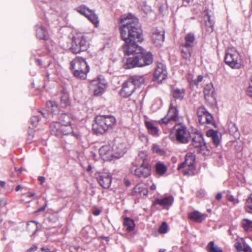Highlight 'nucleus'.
Segmentation results:
<instances>
[{"label": "nucleus", "mask_w": 252, "mask_h": 252, "mask_svg": "<svg viewBox=\"0 0 252 252\" xmlns=\"http://www.w3.org/2000/svg\"><path fill=\"white\" fill-rule=\"evenodd\" d=\"M153 152L155 153L158 154L160 155H163L164 154V151L160 147L159 145L157 144H154L152 146Z\"/></svg>", "instance_id": "nucleus-42"}, {"label": "nucleus", "mask_w": 252, "mask_h": 252, "mask_svg": "<svg viewBox=\"0 0 252 252\" xmlns=\"http://www.w3.org/2000/svg\"><path fill=\"white\" fill-rule=\"evenodd\" d=\"M135 89V87L128 79L123 83L120 94L123 97H128L131 95Z\"/></svg>", "instance_id": "nucleus-16"}, {"label": "nucleus", "mask_w": 252, "mask_h": 252, "mask_svg": "<svg viewBox=\"0 0 252 252\" xmlns=\"http://www.w3.org/2000/svg\"><path fill=\"white\" fill-rule=\"evenodd\" d=\"M206 215L195 211L189 214V218L196 222H201L206 218Z\"/></svg>", "instance_id": "nucleus-24"}, {"label": "nucleus", "mask_w": 252, "mask_h": 252, "mask_svg": "<svg viewBox=\"0 0 252 252\" xmlns=\"http://www.w3.org/2000/svg\"><path fill=\"white\" fill-rule=\"evenodd\" d=\"M217 134V132L212 129L209 130L206 132V135L208 137L212 138L215 135Z\"/></svg>", "instance_id": "nucleus-48"}, {"label": "nucleus", "mask_w": 252, "mask_h": 252, "mask_svg": "<svg viewBox=\"0 0 252 252\" xmlns=\"http://www.w3.org/2000/svg\"><path fill=\"white\" fill-rule=\"evenodd\" d=\"M212 140L213 142L214 145L216 146H218V145H219V144L220 143L219 138L218 134H217L216 135H215L214 136H213L212 138Z\"/></svg>", "instance_id": "nucleus-49"}, {"label": "nucleus", "mask_w": 252, "mask_h": 252, "mask_svg": "<svg viewBox=\"0 0 252 252\" xmlns=\"http://www.w3.org/2000/svg\"><path fill=\"white\" fill-rule=\"evenodd\" d=\"M38 180L40 182V184H42L44 182L45 178L43 176H39Z\"/></svg>", "instance_id": "nucleus-57"}, {"label": "nucleus", "mask_w": 252, "mask_h": 252, "mask_svg": "<svg viewBox=\"0 0 252 252\" xmlns=\"http://www.w3.org/2000/svg\"><path fill=\"white\" fill-rule=\"evenodd\" d=\"M214 91V89L211 84L206 85L204 90V98L206 100L210 101L213 98Z\"/></svg>", "instance_id": "nucleus-26"}, {"label": "nucleus", "mask_w": 252, "mask_h": 252, "mask_svg": "<svg viewBox=\"0 0 252 252\" xmlns=\"http://www.w3.org/2000/svg\"><path fill=\"white\" fill-rule=\"evenodd\" d=\"M46 106L48 111L55 114L58 111V107L55 101L49 100L46 102Z\"/></svg>", "instance_id": "nucleus-34"}, {"label": "nucleus", "mask_w": 252, "mask_h": 252, "mask_svg": "<svg viewBox=\"0 0 252 252\" xmlns=\"http://www.w3.org/2000/svg\"><path fill=\"white\" fill-rule=\"evenodd\" d=\"M134 175L140 178H146L151 175V168L149 164H138L135 166Z\"/></svg>", "instance_id": "nucleus-14"}, {"label": "nucleus", "mask_w": 252, "mask_h": 252, "mask_svg": "<svg viewBox=\"0 0 252 252\" xmlns=\"http://www.w3.org/2000/svg\"><path fill=\"white\" fill-rule=\"evenodd\" d=\"M37 249V246H36L35 245H33L30 249L27 250L26 252H35V251H36Z\"/></svg>", "instance_id": "nucleus-53"}, {"label": "nucleus", "mask_w": 252, "mask_h": 252, "mask_svg": "<svg viewBox=\"0 0 252 252\" xmlns=\"http://www.w3.org/2000/svg\"><path fill=\"white\" fill-rule=\"evenodd\" d=\"M208 252H222L221 249L217 245L214 244L213 241H211L207 246Z\"/></svg>", "instance_id": "nucleus-37"}, {"label": "nucleus", "mask_w": 252, "mask_h": 252, "mask_svg": "<svg viewBox=\"0 0 252 252\" xmlns=\"http://www.w3.org/2000/svg\"><path fill=\"white\" fill-rule=\"evenodd\" d=\"M194 39L195 37L194 34L192 33H189L185 36V42L183 44H188L193 47Z\"/></svg>", "instance_id": "nucleus-39"}, {"label": "nucleus", "mask_w": 252, "mask_h": 252, "mask_svg": "<svg viewBox=\"0 0 252 252\" xmlns=\"http://www.w3.org/2000/svg\"><path fill=\"white\" fill-rule=\"evenodd\" d=\"M71 68L74 75L81 79H85L89 71V66L84 59L76 57L71 62Z\"/></svg>", "instance_id": "nucleus-4"}, {"label": "nucleus", "mask_w": 252, "mask_h": 252, "mask_svg": "<svg viewBox=\"0 0 252 252\" xmlns=\"http://www.w3.org/2000/svg\"><path fill=\"white\" fill-rule=\"evenodd\" d=\"M179 111L177 107L171 103L170 108L167 115L160 120L158 121L160 125H167L171 121L176 122L178 120Z\"/></svg>", "instance_id": "nucleus-11"}, {"label": "nucleus", "mask_w": 252, "mask_h": 252, "mask_svg": "<svg viewBox=\"0 0 252 252\" xmlns=\"http://www.w3.org/2000/svg\"><path fill=\"white\" fill-rule=\"evenodd\" d=\"M47 206V203L46 202V203L44 204V205L43 207L37 209L35 212L38 213L40 212L44 211Z\"/></svg>", "instance_id": "nucleus-54"}, {"label": "nucleus", "mask_w": 252, "mask_h": 252, "mask_svg": "<svg viewBox=\"0 0 252 252\" xmlns=\"http://www.w3.org/2000/svg\"><path fill=\"white\" fill-rule=\"evenodd\" d=\"M152 39L157 46H161L164 39V32L156 29L153 32Z\"/></svg>", "instance_id": "nucleus-19"}, {"label": "nucleus", "mask_w": 252, "mask_h": 252, "mask_svg": "<svg viewBox=\"0 0 252 252\" xmlns=\"http://www.w3.org/2000/svg\"><path fill=\"white\" fill-rule=\"evenodd\" d=\"M6 204V200L4 198H0V208Z\"/></svg>", "instance_id": "nucleus-55"}, {"label": "nucleus", "mask_w": 252, "mask_h": 252, "mask_svg": "<svg viewBox=\"0 0 252 252\" xmlns=\"http://www.w3.org/2000/svg\"><path fill=\"white\" fill-rule=\"evenodd\" d=\"M34 195V193H30L27 195V197L29 198H31Z\"/></svg>", "instance_id": "nucleus-61"}, {"label": "nucleus", "mask_w": 252, "mask_h": 252, "mask_svg": "<svg viewBox=\"0 0 252 252\" xmlns=\"http://www.w3.org/2000/svg\"><path fill=\"white\" fill-rule=\"evenodd\" d=\"M197 115L199 123L201 125H214V122L212 115L206 110L204 107L200 106L197 109Z\"/></svg>", "instance_id": "nucleus-9"}, {"label": "nucleus", "mask_w": 252, "mask_h": 252, "mask_svg": "<svg viewBox=\"0 0 252 252\" xmlns=\"http://www.w3.org/2000/svg\"><path fill=\"white\" fill-rule=\"evenodd\" d=\"M36 36L40 39L47 40L48 38L47 31L42 26H37Z\"/></svg>", "instance_id": "nucleus-30"}, {"label": "nucleus", "mask_w": 252, "mask_h": 252, "mask_svg": "<svg viewBox=\"0 0 252 252\" xmlns=\"http://www.w3.org/2000/svg\"><path fill=\"white\" fill-rule=\"evenodd\" d=\"M41 250V252H50V251L49 249H44L42 248Z\"/></svg>", "instance_id": "nucleus-59"}, {"label": "nucleus", "mask_w": 252, "mask_h": 252, "mask_svg": "<svg viewBox=\"0 0 252 252\" xmlns=\"http://www.w3.org/2000/svg\"><path fill=\"white\" fill-rule=\"evenodd\" d=\"M50 128V132L52 135H55L58 137L61 136V126L59 123L58 122H53L52 124H51Z\"/></svg>", "instance_id": "nucleus-25"}, {"label": "nucleus", "mask_w": 252, "mask_h": 252, "mask_svg": "<svg viewBox=\"0 0 252 252\" xmlns=\"http://www.w3.org/2000/svg\"><path fill=\"white\" fill-rule=\"evenodd\" d=\"M100 156L105 160H111L114 158L112 146L109 145L102 146L99 150Z\"/></svg>", "instance_id": "nucleus-18"}, {"label": "nucleus", "mask_w": 252, "mask_h": 252, "mask_svg": "<svg viewBox=\"0 0 252 252\" xmlns=\"http://www.w3.org/2000/svg\"><path fill=\"white\" fill-rule=\"evenodd\" d=\"M116 123L114 117L111 115H99L95 118L93 129L96 133L102 134L113 128Z\"/></svg>", "instance_id": "nucleus-2"}, {"label": "nucleus", "mask_w": 252, "mask_h": 252, "mask_svg": "<svg viewBox=\"0 0 252 252\" xmlns=\"http://www.w3.org/2000/svg\"><path fill=\"white\" fill-rule=\"evenodd\" d=\"M71 117L67 114H61L59 118V122L61 126H70Z\"/></svg>", "instance_id": "nucleus-28"}, {"label": "nucleus", "mask_w": 252, "mask_h": 252, "mask_svg": "<svg viewBox=\"0 0 252 252\" xmlns=\"http://www.w3.org/2000/svg\"><path fill=\"white\" fill-rule=\"evenodd\" d=\"M124 224L126 231L130 232L132 231L135 227L134 221L128 218H126L124 221Z\"/></svg>", "instance_id": "nucleus-33"}, {"label": "nucleus", "mask_w": 252, "mask_h": 252, "mask_svg": "<svg viewBox=\"0 0 252 252\" xmlns=\"http://www.w3.org/2000/svg\"><path fill=\"white\" fill-rule=\"evenodd\" d=\"M61 130L62 134L68 135L70 134L73 136H76V135L73 132L72 128L70 126H61Z\"/></svg>", "instance_id": "nucleus-41"}, {"label": "nucleus", "mask_w": 252, "mask_h": 252, "mask_svg": "<svg viewBox=\"0 0 252 252\" xmlns=\"http://www.w3.org/2000/svg\"><path fill=\"white\" fill-rule=\"evenodd\" d=\"M76 10L80 14L84 15L95 27L99 25V20L97 16L94 12L82 5L76 8Z\"/></svg>", "instance_id": "nucleus-10"}, {"label": "nucleus", "mask_w": 252, "mask_h": 252, "mask_svg": "<svg viewBox=\"0 0 252 252\" xmlns=\"http://www.w3.org/2000/svg\"><path fill=\"white\" fill-rule=\"evenodd\" d=\"M174 202V198L172 196H166L162 198H157L154 202V204H158L164 208H168L171 206Z\"/></svg>", "instance_id": "nucleus-20"}, {"label": "nucleus", "mask_w": 252, "mask_h": 252, "mask_svg": "<svg viewBox=\"0 0 252 252\" xmlns=\"http://www.w3.org/2000/svg\"><path fill=\"white\" fill-rule=\"evenodd\" d=\"M175 130L176 139L179 143L187 144L189 142L190 133L184 125L175 126Z\"/></svg>", "instance_id": "nucleus-8"}, {"label": "nucleus", "mask_w": 252, "mask_h": 252, "mask_svg": "<svg viewBox=\"0 0 252 252\" xmlns=\"http://www.w3.org/2000/svg\"><path fill=\"white\" fill-rule=\"evenodd\" d=\"M222 197V194L221 193H218L216 196V198L217 200H220Z\"/></svg>", "instance_id": "nucleus-58"}, {"label": "nucleus", "mask_w": 252, "mask_h": 252, "mask_svg": "<svg viewBox=\"0 0 252 252\" xmlns=\"http://www.w3.org/2000/svg\"><path fill=\"white\" fill-rule=\"evenodd\" d=\"M167 72L165 66L161 63H157L154 74V81L161 83L167 77Z\"/></svg>", "instance_id": "nucleus-13"}, {"label": "nucleus", "mask_w": 252, "mask_h": 252, "mask_svg": "<svg viewBox=\"0 0 252 252\" xmlns=\"http://www.w3.org/2000/svg\"><path fill=\"white\" fill-rule=\"evenodd\" d=\"M100 214L99 211H96L94 212V214L95 216H97Z\"/></svg>", "instance_id": "nucleus-64"}, {"label": "nucleus", "mask_w": 252, "mask_h": 252, "mask_svg": "<svg viewBox=\"0 0 252 252\" xmlns=\"http://www.w3.org/2000/svg\"><path fill=\"white\" fill-rule=\"evenodd\" d=\"M185 91L182 88H174L172 90V95L174 98L181 100L184 97Z\"/></svg>", "instance_id": "nucleus-29"}, {"label": "nucleus", "mask_w": 252, "mask_h": 252, "mask_svg": "<svg viewBox=\"0 0 252 252\" xmlns=\"http://www.w3.org/2000/svg\"><path fill=\"white\" fill-rule=\"evenodd\" d=\"M228 200H229L230 201H231L232 202H233L234 203H238L239 202V200L234 198L233 196L232 195H230V196H229L228 197Z\"/></svg>", "instance_id": "nucleus-51"}, {"label": "nucleus", "mask_w": 252, "mask_h": 252, "mask_svg": "<svg viewBox=\"0 0 252 252\" xmlns=\"http://www.w3.org/2000/svg\"><path fill=\"white\" fill-rule=\"evenodd\" d=\"M150 188L152 190H155L156 188V186L155 185L153 184L152 186H151Z\"/></svg>", "instance_id": "nucleus-63"}, {"label": "nucleus", "mask_w": 252, "mask_h": 252, "mask_svg": "<svg viewBox=\"0 0 252 252\" xmlns=\"http://www.w3.org/2000/svg\"><path fill=\"white\" fill-rule=\"evenodd\" d=\"M203 77L201 75H199L196 79H195L192 82L196 87L199 85V83L201 82L203 80Z\"/></svg>", "instance_id": "nucleus-46"}, {"label": "nucleus", "mask_w": 252, "mask_h": 252, "mask_svg": "<svg viewBox=\"0 0 252 252\" xmlns=\"http://www.w3.org/2000/svg\"><path fill=\"white\" fill-rule=\"evenodd\" d=\"M69 95L67 93H63L61 96V105L62 107H66L69 105Z\"/></svg>", "instance_id": "nucleus-36"}, {"label": "nucleus", "mask_w": 252, "mask_h": 252, "mask_svg": "<svg viewBox=\"0 0 252 252\" xmlns=\"http://www.w3.org/2000/svg\"><path fill=\"white\" fill-rule=\"evenodd\" d=\"M156 173L159 175H163L167 171L166 166L161 162H158L155 166Z\"/></svg>", "instance_id": "nucleus-35"}, {"label": "nucleus", "mask_w": 252, "mask_h": 252, "mask_svg": "<svg viewBox=\"0 0 252 252\" xmlns=\"http://www.w3.org/2000/svg\"><path fill=\"white\" fill-rule=\"evenodd\" d=\"M148 154L146 152L141 151L139 152L136 158L135 161L132 163L133 166H137L138 164H149L147 162Z\"/></svg>", "instance_id": "nucleus-22"}, {"label": "nucleus", "mask_w": 252, "mask_h": 252, "mask_svg": "<svg viewBox=\"0 0 252 252\" xmlns=\"http://www.w3.org/2000/svg\"><path fill=\"white\" fill-rule=\"evenodd\" d=\"M90 38L87 34L77 33L73 37L70 51L74 54H78L87 50L90 45Z\"/></svg>", "instance_id": "nucleus-3"}, {"label": "nucleus", "mask_w": 252, "mask_h": 252, "mask_svg": "<svg viewBox=\"0 0 252 252\" xmlns=\"http://www.w3.org/2000/svg\"><path fill=\"white\" fill-rule=\"evenodd\" d=\"M114 158H119L126 153V144L122 141L120 138L114 140L112 146Z\"/></svg>", "instance_id": "nucleus-12"}, {"label": "nucleus", "mask_w": 252, "mask_h": 252, "mask_svg": "<svg viewBox=\"0 0 252 252\" xmlns=\"http://www.w3.org/2000/svg\"><path fill=\"white\" fill-rule=\"evenodd\" d=\"M204 20L205 22L206 31L208 32H212L214 24V18L209 14L208 10L204 11Z\"/></svg>", "instance_id": "nucleus-21"}, {"label": "nucleus", "mask_w": 252, "mask_h": 252, "mask_svg": "<svg viewBox=\"0 0 252 252\" xmlns=\"http://www.w3.org/2000/svg\"><path fill=\"white\" fill-rule=\"evenodd\" d=\"M39 118L37 116H33L31 119V123L33 126H36L39 122Z\"/></svg>", "instance_id": "nucleus-45"}, {"label": "nucleus", "mask_w": 252, "mask_h": 252, "mask_svg": "<svg viewBox=\"0 0 252 252\" xmlns=\"http://www.w3.org/2000/svg\"><path fill=\"white\" fill-rule=\"evenodd\" d=\"M191 145L195 148L197 152L202 155L206 156L210 154V151L204 142L203 135L201 133H196L192 136Z\"/></svg>", "instance_id": "nucleus-6"}, {"label": "nucleus", "mask_w": 252, "mask_h": 252, "mask_svg": "<svg viewBox=\"0 0 252 252\" xmlns=\"http://www.w3.org/2000/svg\"><path fill=\"white\" fill-rule=\"evenodd\" d=\"M120 21L122 24L121 36L125 41L122 48L125 55L127 56L125 68L130 69L151 64L153 62L152 53L146 51L138 44L143 40L138 19L133 18V16L129 14L123 15Z\"/></svg>", "instance_id": "nucleus-1"}, {"label": "nucleus", "mask_w": 252, "mask_h": 252, "mask_svg": "<svg viewBox=\"0 0 252 252\" xmlns=\"http://www.w3.org/2000/svg\"><path fill=\"white\" fill-rule=\"evenodd\" d=\"M21 189V187L20 185H18L17 186V187H16V189H15V190L16 191H18L20 189Z\"/></svg>", "instance_id": "nucleus-62"}, {"label": "nucleus", "mask_w": 252, "mask_h": 252, "mask_svg": "<svg viewBox=\"0 0 252 252\" xmlns=\"http://www.w3.org/2000/svg\"><path fill=\"white\" fill-rule=\"evenodd\" d=\"M90 88L93 91L95 95H100L104 91L105 84L100 82L99 79L94 80L91 81Z\"/></svg>", "instance_id": "nucleus-17"}, {"label": "nucleus", "mask_w": 252, "mask_h": 252, "mask_svg": "<svg viewBox=\"0 0 252 252\" xmlns=\"http://www.w3.org/2000/svg\"><path fill=\"white\" fill-rule=\"evenodd\" d=\"M96 179L100 186L104 189H108L111 185L112 177L107 172H99Z\"/></svg>", "instance_id": "nucleus-15"}, {"label": "nucleus", "mask_w": 252, "mask_h": 252, "mask_svg": "<svg viewBox=\"0 0 252 252\" xmlns=\"http://www.w3.org/2000/svg\"><path fill=\"white\" fill-rule=\"evenodd\" d=\"M247 94L251 96L252 97V87L250 86V88H248L247 90Z\"/></svg>", "instance_id": "nucleus-56"}, {"label": "nucleus", "mask_w": 252, "mask_h": 252, "mask_svg": "<svg viewBox=\"0 0 252 252\" xmlns=\"http://www.w3.org/2000/svg\"><path fill=\"white\" fill-rule=\"evenodd\" d=\"M168 226L165 222H163L159 228L158 231L160 233L164 234L167 232Z\"/></svg>", "instance_id": "nucleus-43"}, {"label": "nucleus", "mask_w": 252, "mask_h": 252, "mask_svg": "<svg viewBox=\"0 0 252 252\" xmlns=\"http://www.w3.org/2000/svg\"><path fill=\"white\" fill-rule=\"evenodd\" d=\"M245 204L246 212L252 214V194L247 199Z\"/></svg>", "instance_id": "nucleus-40"}, {"label": "nucleus", "mask_w": 252, "mask_h": 252, "mask_svg": "<svg viewBox=\"0 0 252 252\" xmlns=\"http://www.w3.org/2000/svg\"><path fill=\"white\" fill-rule=\"evenodd\" d=\"M92 230V228L89 227L87 226L86 227H84L83 229H82L81 231V233L82 234H85V233H87L88 231Z\"/></svg>", "instance_id": "nucleus-52"}, {"label": "nucleus", "mask_w": 252, "mask_h": 252, "mask_svg": "<svg viewBox=\"0 0 252 252\" xmlns=\"http://www.w3.org/2000/svg\"><path fill=\"white\" fill-rule=\"evenodd\" d=\"M148 192V190L143 186L140 185L136 186L133 189V193L139 194L140 196L146 195Z\"/></svg>", "instance_id": "nucleus-32"}, {"label": "nucleus", "mask_w": 252, "mask_h": 252, "mask_svg": "<svg viewBox=\"0 0 252 252\" xmlns=\"http://www.w3.org/2000/svg\"><path fill=\"white\" fill-rule=\"evenodd\" d=\"M145 125L149 132L153 135H158V129L151 122H146Z\"/></svg>", "instance_id": "nucleus-31"}, {"label": "nucleus", "mask_w": 252, "mask_h": 252, "mask_svg": "<svg viewBox=\"0 0 252 252\" xmlns=\"http://www.w3.org/2000/svg\"><path fill=\"white\" fill-rule=\"evenodd\" d=\"M195 156L193 153H187L185 157V161L178 166V169H184V174H192L195 169Z\"/></svg>", "instance_id": "nucleus-7"}, {"label": "nucleus", "mask_w": 252, "mask_h": 252, "mask_svg": "<svg viewBox=\"0 0 252 252\" xmlns=\"http://www.w3.org/2000/svg\"><path fill=\"white\" fill-rule=\"evenodd\" d=\"M243 250L242 251L244 252H252V250L251 248L245 243L243 244Z\"/></svg>", "instance_id": "nucleus-47"}, {"label": "nucleus", "mask_w": 252, "mask_h": 252, "mask_svg": "<svg viewBox=\"0 0 252 252\" xmlns=\"http://www.w3.org/2000/svg\"><path fill=\"white\" fill-rule=\"evenodd\" d=\"M235 248L236 249V250L238 252L242 251L243 247V244H242L241 243H240V242L236 243L235 244Z\"/></svg>", "instance_id": "nucleus-50"}, {"label": "nucleus", "mask_w": 252, "mask_h": 252, "mask_svg": "<svg viewBox=\"0 0 252 252\" xmlns=\"http://www.w3.org/2000/svg\"><path fill=\"white\" fill-rule=\"evenodd\" d=\"M242 225L246 231L252 230V220L245 219L242 221Z\"/></svg>", "instance_id": "nucleus-38"}, {"label": "nucleus", "mask_w": 252, "mask_h": 252, "mask_svg": "<svg viewBox=\"0 0 252 252\" xmlns=\"http://www.w3.org/2000/svg\"><path fill=\"white\" fill-rule=\"evenodd\" d=\"M228 127L230 132L235 133L237 131L238 128L236 126V125L233 123H230L228 125Z\"/></svg>", "instance_id": "nucleus-44"}, {"label": "nucleus", "mask_w": 252, "mask_h": 252, "mask_svg": "<svg viewBox=\"0 0 252 252\" xmlns=\"http://www.w3.org/2000/svg\"><path fill=\"white\" fill-rule=\"evenodd\" d=\"M5 185V183L3 181H0V188L4 187Z\"/></svg>", "instance_id": "nucleus-60"}, {"label": "nucleus", "mask_w": 252, "mask_h": 252, "mask_svg": "<svg viewBox=\"0 0 252 252\" xmlns=\"http://www.w3.org/2000/svg\"><path fill=\"white\" fill-rule=\"evenodd\" d=\"M128 79L133 84L134 86L135 87V89L140 87L145 81L144 76L139 75H135L131 76Z\"/></svg>", "instance_id": "nucleus-23"}, {"label": "nucleus", "mask_w": 252, "mask_h": 252, "mask_svg": "<svg viewBox=\"0 0 252 252\" xmlns=\"http://www.w3.org/2000/svg\"><path fill=\"white\" fill-rule=\"evenodd\" d=\"M192 46L188 44H182L181 50L182 56L185 59H188L190 57Z\"/></svg>", "instance_id": "nucleus-27"}, {"label": "nucleus", "mask_w": 252, "mask_h": 252, "mask_svg": "<svg viewBox=\"0 0 252 252\" xmlns=\"http://www.w3.org/2000/svg\"><path fill=\"white\" fill-rule=\"evenodd\" d=\"M224 61L232 68L239 69L242 65V60L239 53L234 48H228L225 52Z\"/></svg>", "instance_id": "nucleus-5"}]
</instances>
